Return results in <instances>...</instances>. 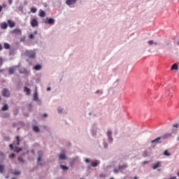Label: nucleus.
Masks as SVG:
<instances>
[{
  "instance_id": "obj_1",
  "label": "nucleus",
  "mask_w": 179,
  "mask_h": 179,
  "mask_svg": "<svg viewBox=\"0 0 179 179\" xmlns=\"http://www.w3.org/2000/svg\"><path fill=\"white\" fill-rule=\"evenodd\" d=\"M26 57H28V58H36V52L33 50H27L25 52Z\"/></svg>"
},
{
  "instance_id": "obj_2",
  "label": "nucleus",
  "mask_w": 179,
  "mask_h": 179,
  "mask_svg": "<svg viewBox=\"0 0 179 179\" xmlns=\"http://www.w3.org/2000/svg\"><path fill=\"white\" fill-rule=\"evenodd\" d=\"M18 71H19L20 73H23L24 75H27V76L30 75V71L26 69V68H24V67L20 68Z\"/></svg>"
},
{
  "instance_id": "obj_3",
  "label": "nucleus",
  "mask_w": 179,
  "mask_h": 179,
  "mask_svg": "<svg viewBox=\"0 0 179 179\" xmlns=\"http://www.w3.org/2000/svg\"><path fill=\"white\" fill-rule=\"evenodd\" d=\"M2 96L3 97H9V96H10V92H9V90L4 88L2 91Z\"/></svg>"
},
{
  "instance_id": "obj_4",
  "label": "nucleus",
  "mask_w": 179,
  "mask_h": 179,
  "mask_svg": "<svg viewBox=\"0 0 179 179\" xmlns=\"http://www.w3.org/2000/svg\"><path fill=\"white\" fill-rule=\"evenodd\" d=\"M31 27H37L38 26V21L36 18H33L31 20Z\"/></svg>"
},
{
  "instance_id": "obj_5",
  "label": "nucleus",
  "mask_w": 179,
  "mask_h": 179,
  "mask_svg": "<svg viewBox=\"0 0 179 179\" xmlns=\"http://www.w3.org/2000/svg\"><path fill=\"white\" fill-rule=\"evenodd\" d=\"M77 1L78 0H66V3L69 6H71V5H75V3H76Z\"/></svg>"
},
{
  "instance_id": "obj_6",
  "label": "nucleus",
  "mask_w": 179,
  "mask_h": 179,
  "mask_svg": "<svg viewBox=\"0 0 179 179\" xmlns=\"http://www.w3.org/2000/svg\"><path fill=\"white\" fill-rule=\"evenodd\" d=\"M161 139H162V137H158L157 138H155V140H152L151 141V143L153 145V143H155L156 145V143H162V141Z\"/></svg>"
},
{
  "instance_id": "obj_7",
  "label": "nucleus",
  "mask_w": 179,
  "mask_h": 179,
  "mask_svg": "<svg viewBox=\"0 0 179 179\" xmlns=\"http://www.w3.org/2000/svg\"><path fill=\"white\" fill-rule=\"evenodd\" d=\"M16 68H17V66L9 68L8 72H9L10 75H13V73H15V72L16 71Z\"/></svg>"
},
{
  "instance_id": "obj_8",
  "label": "nucleus",
  "mask_w": 179,
  "mask_h": 179,
  "mask_svg": "<svg viewBox=\"0 0 179 179\" xmlns=\"http://www.w3.org/2000/svg\"><path fill=\"white\" fill-rule=\"evenodd\" d=\"M45 23L52 25L54 24V23H55V20H54V18H49L47 21L45 22Z\"/></svg>"
},
{
  "instance_id": "obj_9",
  "label": "nucleus",
  "mask_w": 179,
  "mask_h": 179,
  "mask_svg": "<svg viewBox=\"0 0 179 179\" xmlns=\"http://www.w3.org/2000/svg\"><path fill=\"white\" fill-rule=\"evenodd\" d=\"M166 95L168 99H171V97H173V92L167 90L166 92Z\"/></svg>"
},
{
  "instance_id": "obj_10",
  "label": "nucleus",
  "mask_w": 179,
  "mask_h": 179,
  "mask_svg": "<svg viewBox=\"0 0 179 179\" xmlns=\"http://www.w3.org/2000/svg\"><path fill=\"white\" fill-rule=\"evenodd\" d=\"M107 135H108V138L109 141L113 142V137L111 136V135H113V132H111L110 130H108V133H107Z\"/></svg>"
},
{
  "instance_id": "obj_11",
  "label": "nucleus",
  "mask_w": 179,
  "mask_h": 179,
  "mask_svg": "<svg viewBox=\"0 0 179 179\" xmlns=\"http://www.w3.org/2000/svg\"><path fill=\"white\" fill-rule=\"evenodd\" d=\"M171 71H178V65L177 64H173L171 68Z\"/></svg>"
},
{
  "instance_id": "obj_12",
  "label": "nucleus",
  "mask_w": 179,
  "mask_h": 179,
  "mask_svg": "<svg viewBox=\"0 0 179 179\" xmlns=\"http://www.w3.org/2000/svg\"><path fill=\"white\" fill-rule=\"evenodd\" d=\"M41 68H43V66L41 64H37L34 66L33 69H34V71H41Z\"/></svg>"
},
{
  "instance_id": "obj_13",
  "label": "nucleus",
  "mask_w": 179,
  "mask_h": 179,
  "mask_svg": "<svg viewBox=\"0 0 179 179\" xmlns=\"http://www.w3.org/2000/svg\"><path fill=\"white\" fill-rule=\"evenodd\" d=\"M100 164V162L98 160H96L94 162H92L91 166L92 167H97Z\"/></svg>"
},
{
  "instance_id": "obj_14",
  "label": "nucleus",
  "mask_w": 179,
  "mask_h": 179,
  "mask_svg": "<svg viewBox=\"0 0 179 179\" xmlns=\"http://www.w3.org/2000/svg\"><path fill=\"white\" fill-rule=\"evenodd\" d=\"M159 167H161L160 166V162H158L157 164H154L152 166L153 170H156V169H159Z\"/></svg>"
},
{
  "instance_id": "obj_15",
  "label": "nucleus",
  "mask_w": 179,
  "mask_h": 179,
  "mask_svg": "<svg viewBox=\"0 0 179 179\" xmlns=\"http://www.w3.org/2000/svg\"><path fill=\"white\" fill-rule=\"evenodd\" d=\"M39 16H40V17H45V12L43 10H39Z\"/></svg>"
},
{
  "instance_id": "obj_16",
  "label": "nucleus",
  "mask_w": 179,
  "mask_h": 179,
  "mask_svg": "<svg viewBox=\"0 0 179 179\" xmlns=\"http://www.w3.org/2000/svg\"><path fill=\"white\" fill-rule=\"evenodd\" d=\"M9 110V106L8 104H4V106L1 108V111H8Z\"/></svg>"
},
{
  "instance_id": "obj_17",
  "label": "nucleus",
  "mask_w": 179,
  "mask_h": 179,
  "mask_svg": "<svg viewBox=\"0 0 179 179\" xmlns=\"http://www.w3.org/2000/svg\"><path fill=\"white\" fill-rule=\"evenodd\" d=\"M172 134L167 133L162 136V139H167V138H170Z\"/></svg>"
},
{
  "instance_id": "obj_18",
  "label": "nucleus",
  "mask_w": 179,
  "mask_h": 179,
  "mask_svg": "<svg viewBox=\"0 0 179 179\" xmlns=\"http://www.w3.org/2000/svg\"><path fill=\"white\" fill-rule=\"evenodd\" d=\"M8 26L10 27H15V22L12 21V20H8Z\"/></svg>"
},
{
  "instance_id": "obj_19",
  "label": "nucleus",
  "mask_w": 179,
  "mask_h": 179,
  "mask_svg": "<svg viewBox=\"0 0 179 179\" xmlns=\"http://www.w3.org/2000/svg\"><path fill=\"white\" fill-rule=\"evenodd\" d=\"M59 160H65L66 159V156L64 154H61L59 155Z\"/></svg>"
},
{
  "instance_id": "obj_20",
  "label": "nucleus",
  "mask_w": 179,
  "mask_h": 179,
  "mask_svg": "<svg viewBox=\"0 0 179 179\" xmlns=\"http://www.w3.org/2000/svg\"><path fill=\"white\" fill-rule=\"evenodd\" d=\"M33 100H34V101H37V100H38V95L37 94V92L34 93Z\"/></svg>"
},
{
  "instance_id": "obj_21",
  "label": "nucleus",
  "mask_w": 179,
  "mask_h": 179,
  "mask_svg": "<svg viewBox=\"0 0 179 179\" xmlns=\"http://www.w3.org/2000/svg\"><path fill=\"white\" fill-rule=\"evenodd\" d=\"M3 47H4L5 50H9L10 48V45H9V43H5L3 44Z\"/></svg>"
},
{
  "instance_id": "obj_22",
  "label": "nucleus",
  "mask_w": 179,
  "mask_h": 179,
  "mask_svg": "<svg viewBox=\"0 0 179 179\" xmlns=\"http://www.w3.org/2000/svg\"><path fill=\"white\" fill-rule=\"evenodd\" d=\"M148 45H153V44L155 45H157V42H154L153 41H149L148 42Z\"/></svg>"
},
{
  "instance_id": "obj_23",
  "label": "nucleus",
  "mask_w": 179,
  "mask_h": 179,
  "mask_svg": "<svg viewBox=\"0 0 179 179\" xmlns=\"http://www.w3.org/2000/svg\"><path fill=\"white\" fill-rule=\"evenodd\" d=\"M13 33H15V34H22V31H20V29H16L13 31Z\"/></svg>"
},
{
  "instance_id": "obj_24",
  "label": "nucleus",
  "mask_w": 179,
  "mask_h": 179,
  "mask_svg": "<svg viewBox=\"0 0 179 179\" xmlns=\"http://www.w3.org/2000/svg\"><path fill=\"white\" fill-rule=\"evenodd\" d=\"M1 29H8V24H6V22L2 23L1 24Z\"/></svg>"
},
{
  "instance_id": "obj_25",
  "label": "nucleus",
  "mask_w": 179,
  "mask_h": 179,
  "mask_svg": "<svg viewBox=\"0 0 179 179\" xmlns=\"http://www.w3.org/2000/svg\"><path fill=\"white\" fill-rule=\"evenodd\" d=\"M24 92H26L27 94H30V89L27 88V87H24Z\"/></svg>"
},
{
  "instance_id": "obj_26",
  "label": "nucleus",
  "mask_w": 179,
  "mask_h": 179,
  "mask_svg": "<svg viewBox=\"0 0 179 179\" xmlns=\"http://www.w3.org/2000/svg\"><path fill=\"white\" fill-rule=\"evenodd\" d=\"M33 129H34V132H39V131H40V129L37 126H34L33 127Z\"/></svg>"
},
{
  "instance_id": "obj_27",
  "label": "nucleus",
  "mask_w": 179,
  "mask_h": 179,
  "mask_svg": "<svg viewBox=\"0 0 179 179\" xmlns=\"http://www.w3.org/2000/svg\"><path fill=\"white\" fill-rule=\"evenodd\" d=\"M164 156H171V154L170 152H169L168 150H165L164 152Z\"/></svg>"
},
{
  "instance_id": "obj_28",
  "label": "nucleus",
  "mask_w": 179,
  "mask_h": 179,
  "mask_svg": "<svg viewBox=\"0 0 179 179\" xmlns=\"http://www.w3.org/2000/svg\"><path fill=\"white\" fill-rule=\"evenodd\" d=\"M3 170H5V166L0 165V173H3Z\"/></svg>"
},
{
  "instance_id": "obj_29",
  "label": "nucleus",
  "mask_w": 179,
  "mask_h": 179,
  "mask_svg": "<svg viewBox=\"0 0 179 179\" xmlns=\"http://www.w3.org/2000/svg\"><path fill=\"white\" fill-rule=\"evenodd\" d=\"M18 162H20V163H24V160L23 159V157H18Z\"/></svg>"
},
{
  "instance_id": "obj_30",
  "label": "nucleus",
  "mask_w": 179,
  "mask_h": 179,
  "mask_svg": "<svg viewBox=\"0 0 179 179\" xmlns=\"http://www.w3.org/2000/svg\"><path fill=\"white\" fill-rule=\"evenodd\" d=\"M31 13H36L37 12V8H31Z\"/></svg>"
},
{
  "instance_id": "obj_31",
  "label": "nucleus",
  "mask_w": 179,
  "mask_h": 179,
  "mask_svg": "<svg viewBox=\"0 0 179 179\" xmlns=\"http://www.w3.org/2000/svg\"><path fill=\"white\" fill-rule=\"evenodd\" d=\"M16 139H17V146H19V145L20 143V138L19 137V136H17L16 137Z\"/></svg>"
},
{
  "instance_id": "obj_32",
  "label": "nucleus",
  "mask_w": 179,
  "mask_h": 179,
  "mask_svg": "<svg viewBox=\"0 0 179 179\" xmlns=\"http://www.w3.org/2000/svg\"><path fill=\"white\" fill-rule=\"evenodd\" d=\"M61 169H62V170H68L69 168H68V166H66L64 165H61L60 166Z\"/></svg>"
},
{
  "instance_id": "obj_33",
  "label": "nucleus",
  "mask_w": 179,
  "mask_h": 179,
  "mask_svg": "<svg viewBox=\"0 0 179 179\" xmlns=\"http://www.w3.org/2000/svg\"><path fill=\"white\" fill-rule=\"evenodd\" d=\"M29 38H30L31 40H33V39H34V34H31L29 36Z\"/></svg>"
},
{
  "instance_id": "obj_34",
  "label": "nucleus",
  "mask_w": 179,
  "mask_h": 179,
  "mask_svg": "<svg viewBox=\"0 0 179 179\" xmlns=\"http://www.w3.org/2000/svg\"><path fill=\"white\" fill-rule=\"evenodd\" d=\"M13 173L15 176H19V175L20 174V172H19V171H14Z\"/></svg>"
},
{
  "instance_id": "obj_35",
  "label": "nucleus",
  "mask_w": 179,
  "mask_h": 179,
  "mask_svg": "<svg viewBox=\"0 0 179 179\" xmlns=\"http://www.w3.org/2000/svg\"><path fill=\"white\" fill-rule=\"evenodd\" d=\"M2 64H3V60L2 59V57H0V66H2Z\"/></svg>"
},
{
  "instance_id": "obj_36",
  "label": "nucleus",
  "mask_w": 179,
  "mask_h": 179,
  "mask_svg": "<svg viewBox=\"0 0 179 179\" xmlns=\"http://www.w3.org/2000/svg\"><path fill=\"white\" fill-rule=\"evenodd\" d=\"M16 152H17V153H19V152H22V148H17Z\"/></svg>"
},
{
  "instance_id": "obj_37",
  "label": "nucleus",
  "mask_w": 179,
  "mask_h": 179,
  "mask_svg": "<svg viewBox=\"0 0 179 179\" xmlns=\"http://www.w3.org/2000/svg\"><path fill=\"white\" fill-rule=\"evenodd\" d=\"M85 163H90V159H85Z\"/></svg>"
},
{
  "instance_id": "obj_38",
  "label": "nucleus",
  "mask_w": 179,
  "mask_h": 179,
  "mask_svg": "<svg viewBox=\"0 0 179 179\" xmlns=\"http://www.w3.org/2000/svg\"><path fill=\"white\" fill-rule=\"evenodd\" d=\"M179 124H173V128H178Z\"/></svg>"
},
{
  "instance_id": "obj_39",
  "label": "nucleus",
  "mask_w": 179,
  "mask_h": 179,
  "mask_svg": "<svg viewBox=\"0 0 179 179\" xmlns=\"http://www.w3.org/2000/svg\"><path fill=\"white\" fill-rule=\"evenodd\" d=\"M15 154H11L10 155V157H11L12 159H13V157H15Z\"/></svg>"
},
{
  "instance_id": "obj_40",
  "label": "nucleus",
  "mask_w": 179,
  "mask_h": 179,
  "mask_svg": "<svg viewBox=\"0 0 179 179\" xmlns=\"http://www.w3.org/2000/svg\"><path fill=\"white\" fill-rule=\"evenodd\" d=\"M41 160V156H39L38 157V163H40V161Z\"/></svg>"
},
{
  "instance_id": "obj_41",
  "label": "nucleus",
  "mask_w": 179,
  "mask_h": 179,
  "mask_svg": "<svg viewBox=\"0 0 179 179\" xmlns=\"http://www.w3.org/2000/svg\"><path fill=\"white\" fill-rule=\"evenodd\" d=\"M10 148L11 150H13V144H10Z\"/></svg>"
},
{
  "instance_id": "obj_42",
  "label": "nucleus",
  "mask_w": 179,
  "mask_h": 179,
  "mask_svg": "<svg viewBox=\"0 0 179 179\" xmlns=\"http://www.w3.org/2000/svg\"><path fill=\"white\" fill-rule=\"evenodd\" d=\"M9 5H12V0H8Z\"/></svg>"
},
{
  "instance_id": "obj_43",
  "label": "nucleus",
  "mask_w": 179,
  "mask_h": 179,
  "mask_svg": "<svg viewBox=\"0 0 179 179\" xmlns=\"http://www.w3.org/2000/svg\"><path fill=\"white\" fill-rule=\"evenodd\" d=\"M25 40H26L25 38H22L20 39V41H24Z\"/></svg>"
},
{
  "instance_id": "obj_44",
  "label": "nucleus",
  "mask_w": 179,
  "mask_h": 179,
  "mask_svg": "<svg viewBox=\"0 0 179 179\" xmlns=\"http://www.w3.org/2000/svg\"><path fill=\"white\" fill-rule=\"evenodd\" d=\"M58 113H62V109H58Z\"/></svg>"
},
{
  "instance_id": "obj_45",
  "label": "nucleus",
  "mask_w": 179,
  "mask_h": 179,
  "mask_svg": "<svg viewBox=\"0 0 179 179\" xmlns=\"http://www.w3.org/2000/svg\"><path fill=\"white\" fill-rule=\"evenodd\" d=\"M34 36H37V31H35L34 32Z\"/></svg>"
},
{
  "instance_id": "obj_46",
  "label": "nucleus",
  "mask_w": 179,
  "mask_h": 179,
  "mask_svg": "<svg viewBox=\"0 0 179 179\" xmlns=\"http://www.w3.org/2000/svg\"><path fill=\"white\" fill-rule=\"evenodd\" d=\"M5 69H0V73L1 72H4Z\"/></svg>"
},
{
  "instance_id": "obj_47",
  "label": "nucleus",
  "mask_w": 179,
  "mask_h": 179,
  "mask_svg": "<svg viewBox=\"0 0 179 179\" xmlns=\"http://www.w3.org/2000/svg\"><path fill=\"white\" fill-rule=\"evenodd\" d=\"M0 51H2V45L0 43Z\"/></svg>"
},
{
  "instance_id": "obj_48",
  "label": "nucleus",
  "mask_w": 179,
  "mask_h": 179,
  "mask_svg": "<svg viewBox=\"0 0 179 179\" xmlns=\"http://www.w3.org/2000/svg\"><path fill=\"white\" fill-rule=\"evenodd\" d=\"M47 90H48V92H49L50 90H51V87H48Z\"/></svg>"
},
{
  "instance_id": "obj_49",
  "label": "nucleus",
  "mask_w": 179,
  "mask_h": 179,
  "mask_svg": "<svg viewBox=\"0 0 179 179\" xmlns=\"http://www.w3.org/2000/svg\"><path fill=\"white\" fill-rule=\"evenodd\" d=\"M0 156H3V153L2 152H0Z\"/></svg>"
},
{
  "instance_id": "obj_50",
  "label": "nucleus",
  "mask_w": 179,
  "mask_h": 179,
  "mask_svg": "<svg viewBox=\"0 0 179 179\" xmlns=\"http://www.w3.org/2000/svg\"><path fill=\"white\" fill-rule=\"evenodd\" d=\"M0 12H2V6H0Z\"/></svg>"
},
{
  "instance_id": "obj_51",
  "label": "nucleus",
  "mask_w": 179,
  "mask_h": 179,
  "mask_svg": "<svg viewBox=\"0 0 179 179\" xmlns=\"http://www.w3.org/2000/svg\"><path fill=\"white\" fill-rule=\"evenodd\" d=\"M134 179H139V178L138 176H136L134 178Z\"/></svg>"
},
{
  "instance_id": "obj_52",
  "label": "nucleus",
  "mask_w": 179,
  "mask_h": 179,
  "mask_svg": "<svg viewBox=\"0 0 179 179\" xmlns=\"http://www.w3.org/2000/svg\"><path fill=\"white\" fill-rule=\"evenodd\" d=\"M147 163H149V162H144L143 164H146Z\"/></svg>"
},
{
  "instance_id": "obj_53",
  "label": "nucleus",
  "mask_w": 179,
  "mask_h": 179,
  "mask_svg": "<svg viewBox=\"0 0 179 179\" xmlns=\"http://www.w3.org/2000/svg\"><path fill=\"white\" fill-rule=\"evenodd\" d=\"M114 172H115V173H118V171H117V169H115V170H114Z\"/></svg>"
},
{
  "instance_id": "obj_54",
  "label": "nucleus",
  "mask_w": 179,
  "mask_h": 179,
  "mask_svg": "<svg viewBox=\"0 0 179 179\" xmlns=\"http://www.w3.org/2000/svg\"><path fill=\"white\" fill-rule=\"evenodd\" d=\"M0 101H2V97L0 95Z\"/></svg>"
},
{
  "instance_id": "obj_55",
  "label": "nucleus",
  "mask_w": 179,
  "mask_h": 179,
  "mask_svg": "<svg viewBox=\"0 0 179 179\" xmlns=\"http://www.w3.org/2000/svg\"><path fill=\"white\" fill-rule=\"evenodd\" d=\"M43 115H44L45 117H47V116H48L47 113H45Z\"/></svg>"
},
{
  "instance_id": "obj_56",
  "label": "nucleus",
  "mask_w": 179,
  "mask_h": 179,
  "mask_svg": "<svg viewBox=\"0 0 179 179\" xmlns=\"http://www.w3.org/2000/svg\"><path fill=\"white\" fill-rule=\"evenodd\" d=\"M16 114H17V110H16V113H15V115H16Z\"/></svg>"
},
{
  "instance_id": "obj_57",
  "label": "nucleus",
  "mask_w": 179,
  "mask_h": 179,
  "mask_svg": "<svg viewBox=\"0 0 179 179\" xmlns=\"http://www.w3.org/2000/svg\"><path fill=\"white\" fill-rule=\"evenodd\" d=\"M99 92H100V91H96V93H99Z\"/></svg>"
},
{
  "instance_id": "obj_58",
  "label": "nucleus",
  "mask_w": 179,
  "mask_h": 179,
  "mask_svg": "<svg viewBox=\"0 0 179 179\" xmlns=\"http://www.w3.org/2000/svg\"><path fill=\"white\" fill-rule=\"evenodd\" d=\"M81 179H83V178H81Z\"/></svg>"
}]
</instances>
